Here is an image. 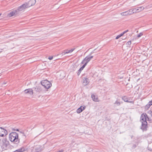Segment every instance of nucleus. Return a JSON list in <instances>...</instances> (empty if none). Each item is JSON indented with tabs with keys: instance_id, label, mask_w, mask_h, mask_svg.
<instances>
[{
	"instance_id": "11",
	"label": "nucleus",
	"mask_w": 152,
	"mask_h": 152,
	"mask_svg": "<svg viewBox=\"0 0 152 152\" xmlns=\"http://www.w3.org/2000/svg\"><path fill=\"white\" fill-rule=\"evenodd\" d=\"M82 82L83 83H84V85H87L89 82V80L88 78L86 77L83 78L82 79Z\"/></svg>"
},
{
	"instance_id": "1",
	"label": "nucleus",
	"mask_w": 152,
	"mask_h": 152,
	"mask_svg": "<svg viewBox=\"0 0 152 152\" xmlns=\"http://www.w3.org/2000/svg\"><path fill=\"white\" fill-rule=\"evenodd\" d=\"M147 115L146 113H143L140 116V121L142 123L141 129L143 131H146L148 127L147 122L146 121Z\"/></svg>"
},
{
	"instance_id": "23",
	"label": "nucleus",
	"mask_w": 152,
	"mask_h": 152,
	"mask_svg": "<svg viewBox=\"0 0 152 152\" xmlns=\"http://www.w3.org/2000/svg\"><path fill=\"white\" fill-rule=\"evenodd\" d=\"M123 35L121 33V34L118 35L115 38L116 39H118L121 36Z\"/></svg>"
},
{
	"instance_id": "39",
	"label": "nucleus",
	"mask_w": 152,
	"mask_h": 152,
	"mask_svg": "<svg viewBox=\"0 0 152 152\" xmlns=\"http://www.w3.org/2000/svg\"><path fill=\"white\" fill-rule=\"evenodd\" d=\"M147 118H148V121H151L150 119H149V118H148V117H147Z\"/></svg>"
},
{
	"instance_id": "41",
	"label": "nucleus",
	"mask_w": 152,
	"mask_h": 152,
	"mask_svg": "<svg viewBox=\"0 0 152 152\" xmlns=\"http://www.w3.org/2000/svg\"><path fill=\"white\" fill-rule=\"evenodd\" d=\"M150 151H152V149H151V150H150Z\"/></svg>"
},
{
	"instance_id": "30",
	"label": "nucleus",
	"mask_w": 152,
	"mask_h": 152,
	"mask_svg": "<svg viewBox=\"0 0 152 152\" xmlns=\"http://www.w3.org/2000/svg\"><path fill=\"white\" fill-rule=\"evenodd\" d=\"M148 113L150 114V115L152 116V111H148Z\"/></svg>"
},
{
	"instance_id": "4",
	"label": "nucleus",
	"mask_w": 152,
	"mask_h": 152,
	"mask_svg": "<svg viewBox=\"0 0 152 152\" xmlns=\"http://www.w3.org/2000/svg\"><path fill=\"white\" fill-rule=\"evenodd\" d=\"M41 83L42 86L45 88V91H48V89L50 88L52 86V84L50 82L47 80H42Z\"/></svg>"
},
{
	"instance_id": "3",
	"label": "nucleus",
	"mask_w": 152,
	"mask_h": 152,
	"mask_svg": "<svg viewBox=\"0 0 152 152\" xmlns=\"http://www.w3.org/2000/svg\"><path fill=\"white\" fill-rule=\"evenodd\" d=\"M9 142L6 138L0 139V146L3 150H6L7 147L9 145Z\"/></svg>"
},
{
	"instance_id": "37",
	"label": "nucleus",
	"mask_w": 152,
	"mask_h": 152,
	"mask_svg": "<svg viewBox=\"0 0 152 152\" xmlns=\"http://www.w3.org/2000/svg\"><path fill=\"white\" fill-rule=\"evenodd\" d=\"M63 151H64V150L63 149H61V150H59V151H57V152H63Z\"/></svg>"
},
{
	"instance_id": "28",
	"label": "nucleus",
	"mask_w": 152,
	"mask_h": 152,
	"mask_svg": "<svg viewBox=\"0 0 152 152\" xmlns=\"http://www.w3.org/2000/svg\"><path fill=\"white\" fill-rule=\"evenodd\" d=\"M127 44L128 45H130L131 44V41H128L127 42Z\"/></svg>"
},
{
	"instance_id": "40",
	"label": "nucleus",
	"mask_w": 152,
	"mask_h": 152,
	"mask_svg": "<svg viewBox=\"0 0 152 152\" xmlns=\"http://www.w3.org/2000/svg\"><path fill=\"white\" fill-rule=\"evenodd\" d=\"M133 137V136H131V138H132Z\"/></svg>"
},
{
	"instance_id": "29",
	"label": "nucleus",
	"mask_w": 152,
	"mask_h": 152,
	"mask_svg": "<svg viewBox=\"0 0 152 152\" xmlns=\"http://www.w3.org/2000/svg\"><path fill=\"white\" fill-rule=\"evenodd\" d=\"M128 31H129L128 30H127L126 31H124L121 34H122V35H123L124 34H125V33H126Z\"/></svg>"
},
{
	"instance_id": "12",
	"label": "nucleus",
	"mask_w": 152,
	"mask_h": 152,
	"mask_svg": "<svg viewBox=\"0 0 152 152\" xmlns=\"http://www.w3.org/2000/svg\"><path fill=\"white\" fill-rule=\"evenodd\" d=\"M24 92L25 94H28L30 95H32L33 93V91L31 88L26 89L24 91Z\"/></svg>"
},
{
	"instance_id": "27",
	"label": "nucleus",
	"mask_w": 152,
	"mask_h": 152,
	"mask_svg": "<svg viewBox=\"0 0 152 152\" xmlns=\"http://www.w3.org/2000/svg\"><path fill=\"white\" fill-rule=\"evenodd\" d=\"M137 147V145H136L135 144H134L132 146V149H134V148H136Z\"/></svg>"
},
{
	"instance_id": "19",
	"label": "nucleus",
	"mask_w": 152,
	"mask_h": 152,
	"mask_svg": "<svg viewBox=\"0 0 152 152\" xmlns=\"http://www.w3.org/2000/svg\"><path fill=\"white\" fill-rule=\"evenodd\" d=\"M151 106V105H150L149 103H148V104L145 105V109L147 110Z\"/></svg>"
},
{
	"instance_id": "18",
	"label": "nucleus",
	"mask_w": 152,
	"mask_h": 152,
	"mask_svg": "<svg viewBox=\"0 0 152 152\" xmlns=\"http://www.w3.org/2000/svg\"><path fill=\"white\" fill-rule=\"evenodd\" d=\"M82 107H80L77 110V113H79L82 111V110L81 109Z\"/></svg>"
},
{
	"instance_id": "17",
	"label": "nucleus",
	"mask_w": 152,
	"mask_h": 152,
	"mask_svg": "<svg viewBox=\"0 0 152 152\" xmlns=\"http://www.w3.org/2000/svg\"><path fill=\"white\" fill-rule=\"evenodd\" d=\"M134 13V12H132V13H129L128 11H126L124 12H122L121 13V15L122 16H125L129 15H131L132 13Z\"/></svg>"
},
{
	"instance_id": "2",
	"label": "nucleus",
	"mask_w": 152,
	"mask_h": 152,
	"mask_svg": "<svg viewBox=\"0 0 152 152\" xmlns=\"http://www.w3.org/2000/svg\"><path fill=\"white\" fill-rule=\"evenodd\" d=\"M9 138L11 142H13L15 144H18L19 142L18 134L16 132H11L9 135Z\"/></svg>"
},
{
	"instance_id": "25",
	"label": "nucleus",
	"mask_w": 152,
	"mask_h": 152,
	"mask_svg": "<svg viewBox=\"0 0 152 152\" xmlns=\"http://www.w3.org/2000/svg\"><path fill=\"white\" fill-rule=\"evenodd\" d=\"M143 34L142 33H140L139 34L137 35V37L138 38L140 37Z\"/></svg>"
},
{
	"instance_id": "15",
	"label": "nucleus",
	"mask_w": 152,
	"mask_h": 152,
	"mask_svg": "<svg viewBox=\"0 0 152 152\" xmlns=\"http://www.w3.org/2000/svg\"><path fill=\"white\" fill-rule=\"evenodd\" d=\"M26 151V149L24 147L19 148V149L14 151V152H23Z\"/></svg>"
},
{
	"instance_id": "9",
	"label": "nucleus",
	"mask_w": 152,
	"mask_h": 152,
	"mask_svg": "<svg viewBox=\"0 0 152 152\" xmlns=\"http://www.w3.org/2000/svg\"><path fill=\"white\" fill-rule=\"evenodd\" d=\"M93 57V56H87L86 57H85L83 59V60L82 61L81 63L82 64H84V63H86L87 64L88 62Z\"/></svg>"
},
{
	"instance_id": "36",
	"label": "nucleus",
	"mask_w": 152,
	"mask_h": 152,
	"mask_svg": "<svg viewBox=\"0 0 152 152\" xmlns=\"http://www.w3.org/2000/svg\"><path fill=\"white\" fill-rule=\"evenodd\" d=\"M133 11V10H132V9H130V10H129L127 11H128L129 13H130V12H132Z\"/></svg>"
},
{
	"instance_id": "42",
	"label": "nucleus",
	"mask_w": 152,
	"mask_h": 152,
	"mask_svg": "<svg viewBox=\"0 0 152 152\" xmlns=\"http://www.w3.org/2000/svg\"><path fill=\"white\" fill-rule=\"evenodd\" d=\"M1 15V14H0V15Z\"/></svg>"
},
{
	"instance_id": "13",
	"label": "nucleus",
	"mask_w": 152,
	"mask_h": 152,
	"mask_svg": "<svg viewBox=\"0 0 152 152\" xmlns=\"http://www.w3.org/2000/svg\"><path fill=\"white\" fill-rule=\"evenodd\" d=\"M91 98L93 101L95 102H99L98 98L97 96L92 94L91 95Z\"/></svg>"
},
{
	"instance_id": "14",
	"label": "nucleus",
	"mask_w": 152,
	"mask_h": 152,
	"mask_svg": "<svg viewBox=\"0 0 152 152\" xmlns=\"http://www.w3.org/2000/svg\"><path fill=\"white\" fill-rule=\"evenodd\" d=\"M35 152H41L43 150V149L41 148V147L40 145L37 146L35 148Z\"/></svg>"
},
{
	"instance_id": "6",
	"label": "nucleus",
	"mask_w": 152,
	"mask_h": 152,
	"mask_svg": "<svg viewBox=\"0 0 152 152\" xmlns=\"http://www.w3.org/2000/svg\"><path fill=\"white\" fill-rule=\"evenodd\" d=\"M7 134V131L1 127H0V136L3 137Z\"/></svg>"
},
{
	"instance_id": "33",
	"label": "nucleus",
	"mask_w": 152,
	"mask_h": 152,
	"mask_svg": "<svg viewBox=\"0 0 152 152\" xmlns=\"http://www.w3.org/2000/svg\"><path fill=\"white\" fill-rule=\"evenodd\" d=\"M81 107H82L81 109L82 110V111L85 109V106L83 107L82 106H81Z\"/></svg>"
},
{
	"instance_id": "32",
	"label": "nucleus",
	"mask_w": 152,
	"mask_h": 152,
	"mask_svg": "<svg viewBox=\"0 0 152 152\" xmlns=\"http://www.w3.org/2000/svg\"><path fill=\"white\" fill-rule=\"evenodd\" d=\"M53 56H49L48 57V59L49 60H52L53 59Z\"/></svg>"
},
{
	"instance_id": "24",
	"label": "nucleus",
	"mask_w": 152,
	"mask_h": 152,
	"mask_svg": "<svg viewBox=\"0 0 152 152\" xmlns=\"http://www.w3.org/2000/svg\"><path fill=\"white\" fill-rule=\"evenodd\" d=\"M84 64L82 66L80 67L81 68V69H83L84 68V67L87 65V64H86V63H84Z\"/></svg>"
},
{
	"instance_id": "34",
	"label": "nucleus",
	"mask_w": 152,
	"mask_h": 152,
	"mask_svg": "<svg viewBox=\"0 0 152 152\" xmlns=\"http://www.w3.org/2000/svg\"><path fill=\"white\" fill-rule=\"evenodd\" d=\"M12 129L14 130H15V131H19V129H15V128H14L13 129Z\"/></svg>"
},
{
	"instance_id": "20",
	"label": "nucleus",
	"mask_w": 152,
	"mask_h": 152,
	"mask_svg": "<svg viewBox=\"0 0 152 152\" xmlns=\"http://www.w3.org/2000/svg\"><path fill=\"white\" fill-rule=\"evenodd\" d=\"M140 9V10H139V9H137L136 10L138 12L142 10H143L144 9V7H138Z\"/></svg>"
},
{
	"instance_id": "8",
	"label": "nucleus",
	"mask_w": 152,
	"mask_h": 152,
	"mask_svg": "<svg viewBox=\"0 0 152 152\" xmlns=\"http://www.w3.org/2000/svg\"><path fill=\"white\" fill-rule=\"evenodd\" d=\"M36 0H30L28 2L25 3L27 8L29 7L34 5L36 3Z\"/></svg>"
},
{
	"instance_id": "22",
	"label": "nucleus",
	"mask_w": 152,
	"mask_h": 152,
	"mask_svg": "<svg viewBox=\"0 0 152 152\" xmlns=\"http://www.w3.org/2000/svg\"><path fill=\"white\" fill-rule=\"evenodd\" d=\"M115 104H116L117 106H119L120 105V102H119L118 101V100H117L114 103Z\"/></svg>"
},
{
	"instance_id": "31",
	"label": "nucleus",
	"mask_w": 152,
	"mask_h": 152,
	"mask_svg": "<svg viewBox=\"0 0 152 152\" xmlns=\"http://www.w3.org/2000/svg\"><path fill=\"white\" fill-rule=\"evenodd\" d=\"M75 49V48L72 49L71 50H69V53L72 52Z\"/></svg>"
},
{
	"instance_id": "7",
	"label": "nucleus",
	"mask_w": 152,
	"mask_h": 152,
	"mask_svg": "<svg viewBox=\"0 0 152 152\" xmlns=\"http://www.w3.org/2000/svg\"><path fill=\"white\" fill-rule=\"evenodd\" d=\"M34 90L37 92L42 93H44L45 92V90H44L42 87L40 86H37L34 88Z\"/></svg>"
},
{
	"instance_id": "10",
	"label": "nucleus",
	"mask_w": 152,
	"mask_h": 152,
	"mask_svg": "<svg viewBox=\"0 0 152 152\" xmlns=\"http://www.w3.org/2000/svg\"><path fill=\"white\" fill-rule=\"evenodd\" d=\"M18 15V14L16 10L11 11L8 15V16L9 17H11L13 16H17Z\"/></svg>"
},
{
	"instance_id": "16",
	"label": "nucleus",
	"mask_w": 152,
	"mask_h": 152,
	"mask_svg": "<svg viewBox=\"0 0 152 152\" xmlns=\"http://www.w3.org/2000/svg\"><path fill=\"white\" fill-rule=\"evenodd\" d=\"M122 99L123 100H124L125 102L131 103H134V102H133V101H128V98H127L126 96H123L122 97Z\"/></svg>"
},
{
	"instance_id": "26",
	"label": "nucleus",
	"mask_w": 152,
	"mask_h": 152,
	"mask_svg": "<svg viewBox=\"0 0 152 152\" xmlns=\"http://www.w3.org/2000/svg\"><path fill=\"white\" fill-rule=\"evenodd\" d=\"M69 50H64V54H66L69 53Z\"/></svg>"
},
{
	"instance_id": "35",
	"label": "nucleus",
	"mask_w": 152,
	"mask_h": 152,
	"mask_svg": "<svg viewBox=\"0 0 152 152\" xmlns=\"http://www.w3.org/2000/svg\"><path fill=\"white\" fill-rule=\"evenodd\" d=\"M150 104V105L151 106L152 105V99L150 101L148 102Z\"/></svg>"
},
{
	"instance_id": "21",
	"label": "nucleus",
	"mask_w": 152,
	"mask_h": 152,
	"mask_svg": "<svg viewBox=\"0 0 152 152\" xmlns=\"http://www.w3.org/2000/svg\"><path fill=\"white\" fill-rule=\"evenodd\" d=\"M83 69H81V68H80V69L78 70L77 72V74L78 75H79L80 74L82 70Z\"/></svg>"
},
{
	"instance_id": "5",
	"label": "nucleus",
	"mask_w": 152,
	"mask_h": 152,
	"mask_svg": "<svg viewBox=\"0 0 152 152\" xmlns=\"http://www.w3.org/2000/svg\"><path fill=\"white\" fill-rule=\"evenodd\" d=\"M28 8L25 4H23L20 7H18L16 10L18 13L19 15L20 13L24 11L25 9Z\"/></svg>"
},
{
	"instance_id": "38",
	"label": "nucleus",
	"mask_w": 152,
	"mask_h": 152,
	"mask_svg": "<svg viewBox=\"0 0 152 152\" xmlns=\"http://www.w3.org/2000/svg\"><path fill=\"white\" fill-rule=\"evenodd\" d=\"M62 54V55H64L65 54H64V50L63 52L61 53Z\"/></svg>"
}]
</instances>
